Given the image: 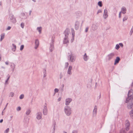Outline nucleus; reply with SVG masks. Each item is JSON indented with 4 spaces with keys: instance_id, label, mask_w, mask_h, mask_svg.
Here are the masks:
<instances>
[{
    "instance_id": "ddd939ff",
    "label": "nucleus",
    "mask_w": 133,
    "mask_h": 133,
    "mask_svg": "<svg viewBox=\"0 0 133 133\" xmlns=\"http://www.w3.org/2000/svg\"><path fill=\"white\" fill-rule=\"evenodd\" d=\"M84 59L85 61H87L88 59L87 56V55L86 54H85L84 56Z\"/></svg>"
},
{
    "instance_id": "5701e85b",
    "label": "nucleus",
    "mask_w": 133,
    "mask_h": 133,
    "mask_svg": "<svg viewBox=\"0 0 133 133\" xmlns=\"http://www.w3.org/2000/svg\"><path fill=\"white\" fill-rule=\"evenodd\" d=\"M74 58L73 57L71 56L70 57V60L71 62H73V60H74Z\"/></svg>"
},
{
    "instance_id": "a19ab883",
    "label": "nucleus",
    "mask_w": 133,
    "mask_h": 133,
    "mask_svg": "<svg viewBox=\"0 0 133 133\" xmlns=\"http://www.w3.org/2000/svg\"><path fill=\"white\" fill-rule=\"evenodd\" d=\"M3 121V120L2 119L0 121V123H2Z\"/></svg>"
},
{
    "instance_id": "4c0bfd02",
    "label": "nucleus",
    "mask_w": 133,
    "mask_h": 133,
    "mask_svg": "<svg viewBox=\"0 0 133 133\" xmlns=\"http://www.w3.org/2000/svg\"><path fill=\"white\" fill-rule=\"evenodd\" d=\"M121 12H120L119 14V18H120L121 17Z\"/></svg>"
},
{
    "instance_id": "e433bc0d",
    "label": "nucleus",
    "mask_w": 133,
    "mask_h": 133,
    "mask_svg": "<svg viewBox=\"0 0 133 133\" xmlns=\"http://www.w3.org/2000/svg\"><path fill=\"white\" fill-rule=\"evenodd\" d=\"M102 12V11H101V10H98V12H97V13H101V12Z\"/></svg>"
},
{
    "instance_id": "b1692460",
    "label": "nucleus",
    "mask_w": 133,
    "mask_h": 133,
    "mask_svg": "<svg viewBox=\"0 0 133 133\" xmlns=\"http://www.w3.org/2000/svg\"><path fill=\"white\" fill-rule=\"evenodd\" d=\"M30 112V110H28L26 112V114L27 115H29Z\"/></svg>"
},
{
    "instance_id": "09e8293b",
    "label": "nucleus",
    "mask_w": 133,
    "mask_h": 133,
    "mask_svg": "<svg viewBox=\"0 0 133 133\" xmlns=\"http://www.w3.org/2000/svg\"><path fill=\"white\" fill-rule=\"evenodd\" d=\"M129 133H132V132H130Z\"/></svg>"
},
{
    "instance_id": "8fccbe9b",
    "label": "nucleus",
    "mask_w": 133,
    "mask_h": 133,
    "mask_svg": "<svg viewBox=\"0 0 133 133\" xmlns=\"http://www.w3.org/2000/svg\"><path fill=\"white\" fill-rule=\"evenodd\" d=\"M74 35H75V33H74Z\"/></svg>"
},
{
    "instance_id": "3c124183",
    "label": "nucleus",
    "mask_w": 133,
    "mask_h": 133,
    "mask_svg": "<svg viewBox=\"0 0 133 133\" xmlns=\"http://www.w3.org/2000/svg\"><path fill=\"white\" fill-rule=\"evenodd\" d=\"M74 35H75V33H74Z\"/></svg>"
},
{
    "instance_id": "2eb2a0df",
    "label": "nucleus",
    "mask_w": 133,
    "mask_h": 133,
    "mask_svg": "<svg viewBox=\"0 0 133 133\" xmlns=\"http://www.w3.org/2000/svg\"><path fill=\"white\" fill-rule=\"evenodd\" d=\"M44 109H43V113L44 115H46L47 114V110L45 108H44Z\"/></svg>"
},
{
    "instance_id": "49530a36",
    "label": "nucleus",
    "mask_w": 133,
    "mask_h": 133,
    "mask_svg": "<svg viewBox=\"0 0 133 133\" xmlns=\"http://www.w3.org/2000/svg\"><path fill=\"white\" fill-rule=\"evenodd\" d=\"M1 57H0V61H1Z\"/></svg>"
},
{
    "instance_id": "58836bf2",
    "label": "nucleus",
    "mask_w": 133,
    "mask_h": 133,
    "mask_svg": "<svg viewBox=\"0 0 133 133\" xmlns=\"http://www.w3.org/2000/svg\"><path fill=\"white\" fill-rule=\"evenodd\" d=\"M88 28H86V29H85V31L86 32H87V31H88Z\"/></svg>"
},
{
    "instance_id": "393cba45",
    "label": "nucleus",
    "mask_w": 133,
    "mask_h": 133,
    "mask_svg": "<svg viewBox=\"0 0 133 133\" xmlns=\"http://www.w3.org/2000/svg\"><path fill=\"white\" fill-rule=\"evenodd\" d=\"M116 48L117 49H118L119 48V46L118 44H117L116 45Z\"/></svg>"
},
{
    "instance_id": "6e6552de",
    "label": "nucleus",
    "mask_w": 133,
    "mask_h": 133,
    "mask_svg": "<svg viewBox=\"0 0 133 133\" xmlns=\"http://www.w3.org/2000/svg\"><path fill=\"white\" fill-rule=\"evenodd\" d=\"M126 9L125 7H123L122 8L121 12L123 14H124L126 13Z\"/></svg>"
},
{
    "instance_id": "7ed1b4c3",
    "label": "nucleus",
    "mask_w": 133,
    "mask_h": 133,
    "mask_svg": "<svg viewBox=\"0 0 133 133\" xmlns=\"http://www.w3.org/2000/svg\"><path fill=\"white\" fill-rule=\"evenodd\" d=\"M130 125L129 122L128 120L126 121L125 126L126 127V129L127 130H128L129 129V127Z\"/></svg>"
},
{
    "instance_id": "ea45409f",
    "label": "nucleus",
    "mask_w": 133,
    "mask_h": 133,
    "mask_svg": "<svg viewBox=\"0 0 133 133\" xmlns=\"http://www.w3.org/2000/svg\"><path fill=\"white\" fill-rule=\"evenodd\" d=\"M61 97L59 98L58 99V101H60L61 100Z\"/></svg>"
},
{
    "instance_id": "0eeeda50",
    "label": "nucleus",
    "mask_w": 133,
    "mask_h": 133,
    "mask_svg": "<svg viewBox=\"0 0 133 133\" xmlns=\"http://www.w3.org/2000/svg\"><path fill=\"white\" fill-rule=\"evenodd\" d=\"M120 60V59L118 57H117L115 60L114 64L115 65L118 63L119 62Z\"/></svg>"
},
{
    "instance_id": "1a4fd4ad",
    "label": "nucleus",
    "mask_w": 133,
    "mask_h": 133,
    "mask_svg": "<svg viewBox=\"0 0 133 133\" xmlns=\"http://www.w3.org/2000/svg\"><path fill=\"white\" fill-rule=\"evenodd\" d=\"M114 56V54L113 53H111L109 55L108 57L109 59H110L111 58Z\"/></svg>"
},
{
    "instance_id": "c9c22d12",
    "label": "nucleus",
    "mask_w": 133,
    "mask_h": 133,
    "mask_svg": "<svg viewBox=\"0 0 133 133\" xmlns=\"http://www.w3.org/2000/svg\"><path fill=\"white\" fill-rule=\"evenodd\" d=\"M11 28V27L9 26L8 27L7 30H9Z\"/></svg>"
},
{
    "instance_id": "412c9836",
    "label": "nucleus",
    "mask_w": 133,
    "mask_h": 133,
    "mask_svg": "<svg viewBox=\"0 0 133 133\" xmlns=\"http://www.w3.org/2000/svg\"><path fill=\"white\" fill-rule=\"evenodd\" d=\"M119 133H126L125 132V131L124 130L122 129L120 131Z\"/></svg>"
},
{
    "instance_id": "a878e982",
    "label": "nucleus",
    "mask_w": 133,
    "mask_h": 133,
    "mask_svg": "<svg viewBox=\"0 0 133 133\" xmlns=\"http://www.w3.org/2000/svg\"><path fill=\"white\" fill-rule=\"evenodd\" d=\"M24 24L23 23H22L21 24V26L22 28H23L24 26Z\"/></svg>"
},
{
    "instance_id": "423d86ee",
    "label": "nucleus",
    "mask_w": 133,
    "mask_h": 133,
    "mask_svg": "<svg viewBox=\"0 0 133 133\" xmlns=\"http://www.w3.org/2000/svg\"><path fill=\"white\" fill-rule=\"evenodd\" d=\"M39 41L37 40H36L35 42V48L36 49L39 45Z\"/></svg>"
},
{
    "instance_id": "4be33fe9",
    "label": "nucleus",
    "mask_w": 133,
    "mask_h": 133,
    "mask_svg": "<svg viewBox=\"0 0 133 133\" xmlns=\"http://www.w3.org/2000/svg\"><path fill=\"white\" fill-rule=\"evenodd\" d=\"M42 28L41 27H38L37 28V30H38L40 33H41Z\"/></svg>"
},
{
    "instance_id": "de8ad7c7",
    "label": "nucleus",
    "mask_w": 133,
    "mask_h": 133,
    "mask_svg": "<svg viewBox=\"0 0 133 133\" xmlns=\"http://www.w3.org/2000/svg\"><path fill=\"white\" fill-rule=\"evenodd\" d=\"M64 133H67L66 132H64Z\"/></svg>"
},
{
    "instance_id": "f8f14e48",
    "label": "nucleus",
    "mask_w": 133,
    "mask_h": 133,
    "mask_svg": "<svg viewBox=\"0 0 133 133\" xmlns=\"http://www.w3.org/2000/svg\"><path fill=\"white\" fill-rule=\"evenodd\" d=\"M10 77V76L9 75H8V78H7V79H6V80L5 82V85H6L8 84V82L9 80V79Z\"/></svg>"
},
{
    "instance_id": "cd10ccee",
    "label": "nucleus",
    "mask_w": 133,
    "mask_h": 133,
    "mask_svg": "<svg viewBox=\"0 0 133 133\" xmlns=\"http://www.w3.org/2000/svg\"><path fill=\"white\" fill-rule=\"evenodd\" d=\"M24 46L23 45H22L21 46V47H20V49L21 50H22L24 48Z\"/></svg>"
},
{
    "instance_id": "f704fd0d",
    "label": "nucleus",
    "mask_w": 133,
    "mask_h": 133,
    "mask_svg": "<svg viewBox=\"0 0 133 133\" xmlns=\"http://www.w3.org/2000/svg\"><path fill=\"white\" fill-rule=\"evenodd\" d=\"M119 45L121 46V47H122L123 46V44L122 43H120L119 44Z\"/></svg>"
},
{
    "instance_id": "20e7f679",
    "label": "nucleus",
    "mask_w": 133,
    "mask_h": 133,
    "mask_svg": "<svg viewBox=\"0 0 133 133\" xmlns=\"http://www.w3.org/2000/svg\"><path fill=\"white\" fill-rule=\"evenodd\" d=\"M108 11L107 10H104V14L103 15L104 17L105 18H106L108 17L107 14Z\"/></svg>"
},
{
    "instance_id": "9b49d317",
    "label": "nucleus",
    "mask_w": 133,
    "mask_h": 133,
    "mask_svg": "<svg viewBox=\"0 0 133 133\" xmlns=\"http://www.w3.org/2000/svg\"><path fill=\"white\" fill-rule=\"evenodd\" d=\"M72 68V67L71 66H69V67L68 69V73L69 74H71V70Z\"/></svg>"
},
{
    "instance_id": "4468645a",
    "label": "nucleus",
    "mask_w": 133,
    "mask_h": 133,
    "mask_svg": "<svg viewBox=\"0 0 133 133\" xmlns=\"http://www.w3.org/2000/svg\"><path fill=\"white\" fill-rule=\"evenodd\" d=\"M4 34H2L1 35V41H2V40L4 38Z\"/></svg>"
},
{
    "instance_id": "79ce46f5",
    "label": "nucleus",
    "mask_w": 133,
    "mask_h": 133,
    "mask_svg": "<svg viewBox=\"0 0 133 133\" xmlns=\"http://www.w3.org/2000/svg\"><path fill=\"white\" fill-rule=\"evenodd\" d=\"M5 64L6 65H8L9 64V63L8 62H5Z\"/></svg>"
},
{
    "instance_id": "c756f323",
    "label": "nucleus",
    "mask_w": 133,
    "mask_h": 133,
    "mask_svg": "<svg viewBox=\"0 0 133 133\" xmlns=\"http://www.w3.org/2000/svg\"><path fill=\"white\" fill-rule=\"evenodd\" d=\"M55 92H58V90L57 89H55Z\"/></svg>"
},
{
    "instance_id": "473e14b6",
    "label": "nucleus",
    "mask_w": 133,
    "mask_h": 133,
    "mask_svg": "<svg viewBox=\"0 0 133 133\" xmlns=\"http://www.w3.org/2000/svg\"><path fill=\"white\" fill-rule=\"evenodd\" d=\"M10 95L12 97L14 96V94L13 92H11L10 94Z\"/></svg>"
},
{
    "instance_id": "f3484780",
    "label": "nucleus",
    "mask_w": 133,
    "mask_h": 133,
    "mask_svg": "<svg viewBox=\"0 0 133 133\" xmlns=\"http://www.w3.org/2000/svg\"><path fill=\"white\" fill-rule=\"evenodd\" d=\"M98 4L99 6L102 7V1L99 2L98 3Z\"/></svg>"
},
{
    "instance_id": "dca6fc26",
    "label": "nucleus",
    "mask_w": 133,
    "mask_h": 133,
    "mask_svg": "<svg viewBox=\"0 0 133 133\" xmlns=\"http://www.w3.org/2000/svg\"><path fill=\"white\" fill-rule=\"evenodd\" d=\"M37 118L38 119H40L41 118V114H38L37 115Z\"/></svg>"
},
{
    "instance_id": "39448f33",
    "label": "nucleus",
    "mask_w": 133,
    "mask_h": 133,
    "mask_svg": "<svg viewBox=\"0 0 133 133\" xmlns=\"http://www.w3.org/2000/svg\"><path fill=\"white\" fill-rule=\"evenodd\" d=\"M72 99L71 98H68L66 100L65 104L66 105H68L70 102L71 101Z\"/></svg>"
},
{
    "instance_id": "a18cd8bd",
    "label": "nucleus",
    "mask_w": 133,
    "mask_h": 133,
    "mask_svg": "<svg viewBox=\"0 0 133 133\" xmlns=\"http://www.w3.org/2000/svg\"><path fill=\"white\" fill-rule=\"evenodd\" d=\"M132 86H133V83L132 84Z\"/></svg>"
},
{
    "instance_id": "f03ea898",
    "label": "nucleus",
    "mask_w": 133,
    "mask_h": 133,
    "mask_svg": "<svg viewBox=\"0 0 133 133\" xmlns=\"http://www.w3.org/2000/svg\"><path fill=\"white\" fill-rule=\"evenodd\" d=\"M65 112L66 114L68 115H69L71 113L70 109L69 108L65 109Z\"/></svg>"
},
{
    "instance_id": "72a5a7b5",
    "label": "nucleus",
    "mask_w": 133,
    "mask_h": 133,
    "mask_svg": "<svg viewBox=\"0 0 133 133\" xmlns=\"http://www.w3.org/2000/svg\"><path fill=\"white\" fill-rule=\"evenodd\" d=\"M65 66H66V67H68L69 65V63H65Z\"/></svg>"
},
{
    "instance_id": "6ab92c4d",
    "label": "nucleus",
    "mask_w": 133,
    "mask_h": 133,
    "mask_svg": "<svg viewBox=\"0 0 133 133\" xmlns=\"http://www.w3.org/2000/svg\"><path fill=\"white\" fill-rule=\"evenodd\" d=\"M68 29L66 30L64 32V34H65V36H66L67 35H68Z\"/></svg>"
},
{
    "instance_id": "2f4dec72",
    "label": "nucleus",
    "mask_w": 133,
    "mask_h": 133,
    "mask_svg": "<svg viewBox=\"0 0 133 133\" xmlns=\"http://www.w3.org/2000/svg\"><path fill=\"white\" fill-rule=\"evenodd\" d=\"M21 108L20 107H18V108H17V110L18 111L20 110H21Z\"/></svg>"
},
{
    "instance_id": "c03bdc74",
    "label": "nucleus",
    "mask_w": 133,
    "mask_h": 133,
    "mask_svg": "<svg viewBox=\"0 0 133 133\" xmlns=\"http://www.w3.org/2000/svg\"><path fill=\"white\" fill-rule=\"evenodd\" d=\"M72 35H73V36L74 37V34L73 33H72Z\"/></svg>"
},
{
    "instance_id": "aec40b11",
    "label": "nucleus",
    "mask_w": 133,
    "mask_h": 133,
    "mask_svg": "<svg viewBox=\"0 0 133 133\" xmlns=\"http://www.w3.org/2000/svg\"><path fill=\"white\" fill-rule=\"evenodd\" d=\"M97 107L96 106H95L94 109L93 111L94 113H96V111H97Z\"/></svg>"
},
{
    "instance_id": "7c9ffc66",
    "label": "nucleus",
    "mask_w": 133,
    "mask_h": 133,
    "mask_svg": "<svg viewBox=\"0 0 133 133\" xmlns=\"http://www.w3.org/2000/svg\"><path fill=\"white\" fill-rule=\"evenodd\" d=\"M9 128H8L5 131V132L6 133H7L9 131Z\"/></svg>"
},
{
    "instance_id": "f257e3e1",
    "label": "nucleus",
    "mask_w": 133,
    "mask_h": 133,
    "mask_svg": "<svg viewBox=\"0 0 133 133\" xmlns=\"http://www.w3.org/2000/svg\"><path fill=\"white\" fill-rule=\"evenodd\" d=\"M133 90L131 89L128 93V97L127 98L126 103H127V107L128 108H131L133 105Z\"/></svg>"
},
{
    "instance_id": "bb28decb",
    "label": "nucleus",
    "mask_w": 133,
    "mask_h": 133,
    "mask_svg": "<svg viewBox=\"0 0 133 133\" xmlns=\"http://www.w3.org/2000/svg\"><path fill=\"white\" fill-rule=\"evenodd\" d=\"M24 97V95H21L20 97V99H22Z\"/></svg>"
},
{
    "instance_id": "c85d7f7f",
    "label": "nucleus",
    "mask_w": 133,
    "mask_h": 133,
    "mask_svg": "<svg viewBox=\"0 0 133 133\" xmlns=\"http://www.w3.org/2000/svg\"><path fill=\"white\" fill-rule=\"evenodd\" d=\"M127 16H125L123 18V21H125L127 19Z\"/></svg>"
},
{
    "instance_id": "9d476101",
    "label": "nucleus",
    "mask_w": 133,
    "mask_h": 133,
    "mask_svg": "<svg viewBox=\"0 0 133 133\" xmlns=\"http://www.w3.org/2000/svg\"><path fill=\"white\" fill-rule=\"evenodd\" d=\"M129 115L133 119V109L130 112Z\"/></svg>"
},
{
    "instance_id": "37998d69",
    "label": "nucleus",
    "mask_w": 133,
    "mask_h": 133,
    "mask_svg": "<svg viewBox=\"0 0 133 133\" xmlns=\"http://www.w3.org/2000/svg\"><path fill=\"white\" fill-rule=\"evenodd\" d=\"M33 1H34V2H36V0H32Z\"/></svg>"
},
{
    "instance_id": "a211bd4d",
    "label": "nucleus",
    "mask_w": 133,
    "mask_h": 133,
    "mask_svg": "<svg viewBox=\"0 0 133 133\" xmlns=\"http://www.w3.org/2000/svg\"><path fill=\"white\" fill-rule=\"evenodd\" d=\"M13 48H12V50L14 51H15L16 50V46L14 44H13Z\"/></svg>"
}]
</instances>
